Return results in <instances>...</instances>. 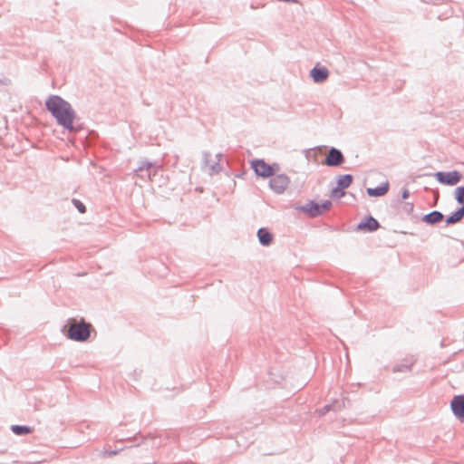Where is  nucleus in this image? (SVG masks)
I'll return each instance as SVG.
<instances>
[{
    "label": "nucleus",
    "instance_id": "f257e3e1",
    "mask_svg": "<svg viewBox=\"0 0 464 464\" xmlns=\"http://www.w3.org/2000/svg\"><path fill=\"white\" fill-rule=\"evenodd\" d=\"M64 328L68 339L82 343L90 338L92 325L84 319L76 320L72 318L68 320Z\"/></svg>",
    "mask_w": 464,
    "mask_h": 464
},
{
    "label": "nucleus",
    "instance_id": "f03ea898",
    "mask_svg": "<svg viewBox=\"0 0 464 464\" xmlns=\"http://www.w3.org/2000/svg\"><path fill=\"white\" fill-rule=\"evenodd\" d=\"M51 116H77L69 102L57 94H50L44 102Z\"/></svg>",
    "mask_w": 464,
    "mask_h": 464
},
{
    "label": "nucleus",
    "instance_id": "7ed1b4c3",
    "mask_svg": "<svg viewBox=\"0 0 464 464\" xmlns=\"http://www.w3.org/2000/svg\"><path fill=\"white\" fill-rule=\"evenodd\" d=\"M331 207L332 202L330 200H325L322 204L310 200L305 205L296 208V209L305 213L310 218H317L329 210Z\"/></svg>",
    "mask_w": 464,
    "mask_h": 464
},
{
    "label": "nucleus",
    "instance_id": "20e7f679",
    "mask_svg": "<svg viewBox=\"0 0 464 464\" xmlns=\"http://www.w3.org/2000/svg\"><path fill=\"white\" fill-rule=\"evenodd\" d=\"M251 167L255 173L262 178H270L276 174V171L279 169L278 164H268L264 160H254L251 162Z\"/></svg>",
    "mask_w": 464,
    "mask_h": 464
},
{
    "label": "nucleus",
    "instance_id": "39448f33",
    "mask_svg": "<svg viewBox=\"0 0 464 464\" xmlns=\"http://www.w3.org/2000/svg\"><path fill=\"white\" fill-rule=\"evenodd\" d=\"M438 182L447 186H454L458 184L461 179L462 175L458 170H452L449 172L445 171H438L434 174Z\"/></svg>",
    "mask_w": 464,
    "mask_h": 464
},
{
    "label": "nucleus",
    "instance_id": "423d86ee",
    "mask_svg": "<svg viewBox=\"0 0 464 464\" xmlns=\"http://www.w3.org/2000/svg\"><path fill=\"white\" fill-rule=\"evenodd\" d=\"M270 178L269 187L277 194H282L290 183V179L285 174L274 175Z\"/></svg>",
    "mask_w": 464,
    "mask_h": 464
},
{
    "label": "nucleus",
    "instance_id": "0eeeda50",
    "mask_svg": "<svg viewBox=\"0 0 464 464\" xmlns=\"http://www.w3.org/2000/svg\"><path fill=\"white\" fill-rule=\"evenodd\" d=\"M330 75V72L326 66L322 65L320 63H316L314 66L309 72V77L314 83L324 82Z\"/></svg>",
    "mask_w": 464,
    "mask_h": 464
},
{
    "label": "nucleus",
    "instance_id": "6e6552de",
    "mask_svg": "<svg viewBox=\"0 0 464 464\" xmlns=\"http://www.w3.org/2000/svg\"><path fill=\"white\" fill-rule=\"evenodd\" d=\"M345 161L343 152L334 147H332L324 160V164L328 167H339Z\"/></svg>",
    "mask_w": 464,
    "mask_h": 464
},
{
    "label": "nucleus",
    "instance_id": "1a4fd4ad",
    "mask_svg": "<svg viewBox=\"0 0 464 464\" xmlns=\"http://www.w3.org/2000/svg\"><path fill=\"white\" fill-rule=\"evenodd\" d=\"M353 178L351 174L341 175L337 180V187L332 190V196L340 198L345 195L343 189L349 188L353 183Z\"/></svg>",
    "mask_w": 464,
    "mask_h": 464
},
{
    "label": "nucleus",
    "instance_id": "9d476101",
    "mask_svg": "<svg viewBox=\"0 0 464 464\" xmlns=\"http://www.w3.org/2000/svg\"><path fill=\"white\" fill-rule=\"evenodd\" d=\"M450 409L456 419L464 422V394L455 395L452 398Z\"/></svg>",
    "mask_w": 464,
    "mask_h": 464
},
{
    "label": "nucleus",
    "instance_id": "9b49d317",
    "mask_svg": "<svg viewBox=\"0 0 464 464\" xmlns=\"http://www.w3.org/2000/svg\"><path fill=\"white\" fill-rule=\"evenodd\" d=\"M156 167V162L149 161L147 159H142L139 161V166L134 170L138 177L142 179H150L152 168Z\"/></svg>",
    "mask_w": 464,
    "mask_h": 464
},
{
    "label": "nucleus",
    "instance_id": "f8f14e48",
    "mask_svg": "<svg viewBox=\"0 0 464 464\" xmlns=\"http://www.w3.org/2000/svg\"><path fill=\"white\" fill-rule=\"evenodd\" d=\"M380 227L381 225L377 219L372 216H368L357 225L356 229L359 231L374 232Z\"/></svg>",
    "mask_w": 464,
    "mask_h": 464
},
{
    "label": "nucleus",
    "instance_id": "ddd939ff",
    "mask_svg": "<svg viewBox=\"0 0 464 464\" xmlns=\"http://www.w3.org/2000/svg\"><path fill=\"white\" fill-rule=\"evenodd\" d=\"M444 215L438 210H433L426 215H424L421 218L422 222L430 225L435 226L439 223H440L444 219Z\"/></svg>",
    "mask_w": 464,
    "mask_h": 464
},
{
    "label": "nucleus",
    "instance_id": "4468645a",
    "mask_svg": "<svg viewBox=\"0 0 464 464\" xmlns=\"http://www.w3.org/2000/svg\"><path fill=\"white\" fill-rule=\"evenodd\" d=\"M416 362L414 356L407 357L403 360V362L398 363L392 367V372H408L411 370V367Z\"/></svg>",
    "mask_w": 464,
    "mask_h": 464
},
{
    "label": "nucleus",
    "instance_id": "2eb2a0df",
    "mask_svg": "<svg viewBox=\"0 0 464 464\" xmlns=\"http://www.w3.org/2000/svg\"><path fill=\"white\" fill-rule=\"evenodd\" d=\"M258 241L262 246H267L273 242V234L266 227L257 230Z\"/></svg>",
    "mask_w": 464,
    "mask_h": 464
},
{
    "label": "nucleus",
    "instance_id": "dca6fc26",
    "mask_svg": "<svg viewBox=\"0 0 464 464\" xmlns=\"http://www.w3.org/2000/svg\"><path fill=\"white\" fill-rule=\"evenodd\" d=\"M464 218V208L462 207L459 208L455 212L451 215L448 216L445 219V226H451L457 224L462 220Z\"/></svg>",
    "mask_w": 464,
    "mask_h": 464
},
{
    "label": "nucleus",
    "instance_id": "f3484780",
    "mask_svg": "<svg viewBox=\"0 0 464 464\" xmlns=\"http://www.w3.org/2000/svg\"><path fill=\"white\" fill-rule=\"evenodd\" d=\"M76 118H55L57 123L71 132H76L79 130V125L75 126L74 120Z\"/></svg>",
    "mask_w": 464,
    "mask_h": 464
},
{
    "label": "nucleus",
    "instance_id": "a211bd4d",
    "mask_svg": "<svg viewBox=\"0 0 464 464\" xmlns=\"http://www.w3.org/2000/svg\"><path fill=\"white\" fill-rule=\"evenodd\" d=\"M389 190V183L385 182L376 188H368L366 192L370 197L384 196Z\"/></svg>",
    "mask_w": 464,
    "mask_h": 464
},
{
    "label": "nucleus",
    "instance_id": "6ab92c4d",
    "mask_svg": "<svg viewBox=\"0 0 464 464\" xmlns=\"http://www.w3.org/2000/svg\"><path fill=\"white\" fill-rule=\"evenodd\" d=\"M211 153L208 152V151H204L203 152V163L206 165V166H208L210 167V169L212 172H218L220 169H221V167L219 165L218 162H215L214 164H211L210 165V161H211Z\"/></svg>",
    "mask_w": 464,
    "mask_h": 464
},
{
    "label": "nucleus",
    "instance_id": "aec40b11",
    "mask_svg": "<svg viewBox=\"0 0 464 464\" xmlns=\"http://www.w3.org/2000/svg\"><path fill=\"white\" fill-rule=\"evenodd\" d=\"M11 430L17 436H24L33 432V428L25 425H12Z\"/></svg>",
    "mask_w": 464,
    "mask_h": 464
},
{
    "label": "nucleus",
    "instance_id": "412c9836",
    "mask_svg": "<svg viewBox=\"0 0 464 464\" xmlns=\"http://www.w3.org/2000/svg\"><path fill=\"white\" fill-rule=\"evenodd\" d=\"M455 199L460 207L464 206V186L458 187L455 189Z\"/></svg>",
    "mask_w": 464,
    "mask_h": 464
},
{
    "label": "nucleus",
    "instance_id": "4be33fe9",
    "mask_svg": "<svg viewBox=\"0 0 464 464\" xmlns=\"http://www.w3.org/2000/svg\"><path fill=\"white\" fill-rule=\"evenodd\" d=\"M72 203L78 209V211L80 213L84 214L86 212V207L81 200H79L77 198H72Z\"/></svg>",
    "mask_w": 464,
    "mask_h": 464
},
{
    "label": "nucleus",
    "instance_id": "5701e85b",
    "mask_svg": "<svg viewBox=\"0 0 464 464\" xmlns=\"http://www.w3.org/2000/svg\"><path fill=\"white\" fill-rule=\"evenodd\" d=\"M413 208H414V205H413V203H411V202H406L402 208L403 211L405 213H407L408 215H410L413 212Z\"/></svg>",
    "mask_w": 464,
    "mask_h": 464
},
{
    "label": "nucleus",
    "instance_id": "b1692460",
    "mask_svg": "<svg viewBox=\"0 0 464 464\" xmlns=\"http://www.w3.org/2000/svg\"><path fill=\"white\" fill-rule=\"evenodd\" d=\"M334 409V406L333 404H326L322 409L319 410V414L324 415L325 413H327L328 411H330Z\"/></svg>",
    "mask_w": 464,
    "mask_h": 464
},
{
    "label": "nucleus",
    "instance_id": "393cba45",
    "mask_svg": "<svg viewBox=\"0 0 464 464\" xmlns=\"http://www.w3.org/2000/svg\"><path fill=\"white\" fill-rule=\"evenodd\" d=\"M11 83V80L9 78L4 77L0 79V85H9Z\"/></svg>",
    "mask_w": 464,
    "mask_h": 464
},
{
    "label": "nucleus",
    "instance_id": "a878e982",
    "mask_svg": "<svg viewBox=\"0 0 464 464\" xmlns=\"http://www.w3.org/2000/svg\"><path fill=\"white\" fill-rule=\"evenodd\" d=\"M410 197V191L407 188H403L401 191V198L406 199Z\"/></svg>",
    "mask_w": 464,
    "mask_h": 464
},
{
    "label": "nucleus",
    "instance_id": "bb28decb",
    "mask_svg": "<svg viewBox=\"0 0 464 464\" xmlns=\"http://www.w3.org/2000/svg\"><path fill=\"white\" fill-rule=\"evenodd\" d=\"M423 3L426 4H431V5H438L440 0H420Z\"/></svg>",
    "mask_w": 464,
    "mask_h": 464
},
{
    "label": "nucleus",
    "instance_id": "cd10ccee",
    "mask_svg": "<svg viewBox=\"0 0 464 464\" xmlns=\"http://www.w3.org/2000/svg\"><path fill=\"white\" fill-rule=\"evenodd\" d=\"M106 454L109 457H111V456H114V455L118 454V450H111V451L106 452Z\"/></svg>",
    "mask_w": 464,
    "mask_h": 464
},
{
    "label": "nucleus",
    "instance_id": "c85d7f7f",
    "mask_svg": "<svg viewBox=\"0 0 464 464\" xmlns=\"http://www.w3.org/2000/svg\"><path fill=\"white\" fill-rule=\"evenodd\" d=\"M339 111V109L336 111H332L333 115H335Z\"/></svg>",
    "mask_w": 464,
    "mask_h": 464
},
{
    "label": "nucleus",
    "instance_id": "c756f323",
    "mask_svg": "<svg viewBox=\"0 0 464 464\" xmlns=\"http://www.w3.org/2000/svg\"><path fill=\"white\" fill-rule=\"evenodd\" d=\"M222 157V154H217V158H218V160Z\"/></svg>",
    "mask_w": 464,
    "mask_h": 464
}]
</instances>
